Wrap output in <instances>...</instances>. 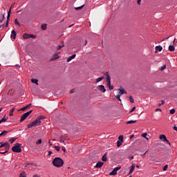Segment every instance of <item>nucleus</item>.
Returning <instances> with one entry per match:
<instances>
[{"instance_id": "obj_6", "label": "nucleus", "mask_w": 177, "mask_h": 177, "mask_svg": "<svg viewBox=\"0 0 177 177\" xmlns=\"http://www.w3.org/2000/svg\"><path fill=\"white\" fill-rule=\"evenodd\" d=\"M2 147H5L6 150H7V151H9V149H10V145L8 144V142H4L0 145V149H2Z\"/></svg>"}, {"instance_id": "obj_25", "label": "nucleus", "mask_w": 177, "mask_h": 177, "mask_svg": "<svg viewBox=\"0 0 177 177\" xmlns=\"http://www.w3.org/2000/svg\"><path fill=\"white\" fill-rule=\"evenodd\" d=\"M135 122H138V120H130L126 122V124H135Z\"/></svg>"}, {"instance_id": "obj_58", "label": "nucleus", "mask_w": 177, "mask_h": 177, "mask_svg": "<svg viewBox=\"0 0 177 177\" xmlns=\"http://www.w3.org/2000/svg\"><path fill=\"white\" fill-rule=\"evenodd\" d=\"M129 160H133V156L129 157Z\"/></svg>"}, {"instance_id": "obj_33", "label": "nucleus", "mask_w": 177, "mask_h": 177, "mask_svg": "<svg viewBox=\"0 0 177 177\" xmlns=\"http://www.w3.org/2000/svg\"><path fill=\"white\" fill-rule=\"evenodd\" d=\"M46 24L41 25V30H43V31H45V30H46Z\"/></svg>"}, {"instance_id": "obj_45", "label": "nucleus", "mask_w": 177, "mask_h": 177, "mask_svg": "<svg viewBox=\"0 0 177 177\" xmlns=\"http://www.w3.org/2000/svg\"><path fill=\"white\" fill-rule=\"evenodd\" d=\"M136 110V106H133L132 109L129 111V113H133V111H135Z\"/></svg>"}, {"instance_id": "obj_2", "label": "nucleus", "mask_w": 177, "mask_h": 177, "mask_svg": "<svg viewBox=\"0 0 177 177\" xmlns=\"http://www.w3.org/2000/svg\"><path fill=\"white\" fill-rule=\"evenodd\" d=\"M105 76L106 77L107 86L109 91H113V89H114V86L111 85V77H110L109 72L105 73Z\"/></svg>"}, {"instance_id": "obj_52", "label": "nucleus", "mask_w": 177, "mask_h": 177, "mask_svg": "<svg viewBox=\"0 0 177 177\" xmlns=\"http://www.w3.org/2000/svg\"><path fill=\"white\" fill-rule=\"evenodd\" d=\"M62 151H64V153H66V147H62Z\"/></svg>"}, {"instance_id": "obj_57", "label": "nucleus", "mask_w": 177, "mask_h": 177, "mask_svg": "<svg viewBox=\"0 0 177 177\" xmlns=\"http://www.w3.org/2000/svg\"><path fill=\"white\" fill-rule=\"evenodd\" d=\"M156 111H161V109L158 108V109H156Z\"/></svg>"}, {"instance_id": "obj_44", "label": "nucleus", "mask_w": 177, "mask_h": 177, "mask_svg": "<svg viewBox=\"0 0 177 177\" xmlns=\"http://www.w3.org/2000/svg\"><path fill=\"white\" fill-rule=\"evenodd\" d=\"M121 168V167H115L113 169H115V171L116 172H118V171H120V169Z\"/></svg>"}, {"instance_id": "obj_26", "label": "nucleus", "mask_w": 177, "mask_h": 177, "mask_svg": "<svg viewBox=\"0 0 177 177\" xmlns=\"http://www.w3.org/2000/svg\"><path fill=\"white\" fill-rule=\"evenodd\" d=\"M7 133H8V131H3L0 133V136H5Z\"/></svg>"}, {"instance_id": "obj_62", "label": "nucleus", "mask_w": 177, "mask_h": 177, "mask_svg": "<svg viewBox=\"0 0 177 177\" xmlns=\"http://www.w3.org/2000/svg\"><path fill=\"white\" fill-rule=\"evenodd\" d=\"M3 109V107L0 108V113L2 111Z\"/></svg>"}, {"instance_id": "obj_24", "label": "nucleus", "mask_w": 177, "mask_h": 177, "mask_svg": "<svg viewBox=\"0 0 177 177\" xmlns=\"http://www.w3.org/2000/svg\"><path fill=\"white\" fill-rule=\"evenodd\" d=\"M165 68H167V65H166V64H164V65H162V66L159 68V70H160V71H162L165 70Z\"/></svg>"}, {"instance_id": "obj_21", "label": "nucleus", "mask_w": 177, "mask_h": 177, "mask_svg": "<svg viewBox=\"0 0 177 177\" xmlns=\"http://www.w3.org/2000/svg\"><path fill=\"white\" fill-rule=\"evenodd\" d=\"M104 80V77H98L96 79L95 84H97V82H100V81H103Z\"/></svg>"}, {"instance_id": "obj_59", "label": "nucleus", "mask_w": 177, "mask_h": 177, "mask_svg": "<svg viewBox=\"0 0 177 177\" xmlns=\"http://www.w3.org/2000/svg\"><path fill=\"white\" fill-rule=\"evenodd\" d=\"M174 131H177V127H176V126H174Z\"/></svg>"}, {"instance_id": "obj_43", "label": "nucleus", "mask_w": 177, "mask_h": 177, "mask_svg": "<svg viewBox=\"0 0 177 177\" xmlns=\"http://www.w3.org/2000/svg\"><path fill=\"white\" fill-rule=\"evenodd\" d=\"M64 46V45H63V46H58L57 47V50H60V49H62Z\"/></svg>"}, {"instance_id": "obj_55", "label": "nucleus", "mask_w": 177, "mask_h": 177, "mask_svg": "<svg viewBox=\"0 0 177 177\" xmlns=\"http://www.w3.org/2000/svg\"><path fill=\"white\" fill-rule=\"evenodd\" d=\"M8 150H6L5 152H0V154H6V153H8Z\"/></svg>"}, {"instance_id": "obj_47", "label": "nucleus", "mask_w": 177, "mask_h": 177, "mask_svg": "<svg viewBox=\"0 0 177 177\" xmlns=\"http://www.w3.org/2000/svg\"><path fill=\"white\" fill-rule=\"evenodd\" d=\"M29 38H37V36H35L34 35H30L29 34Z\"/></svg>"}, {"instance_id": "obj_3", "label": "nucleus", "mask_w": 177, "mask_h": 177, "mask_svg": "<svg viewBox=\"0 0 177 177\" xmlns=\"http://www.w3.org/2000/svg\"><path fill=\"white\" fill-rule=\"evenodd\" d=\"M21 145L19 143H16L15 145L12 148L14 153H21Z\"/></svg>"}, {"instance_id": "obj_51", "label": "nucleus", "mask_w": 177, "mask_h": 177, "mask_svg": "<svg viewBox=\"0 0 177 177\" xmlns=\"http://www.w3.org/2000/svg\"><path fill=\"white\" fill-rule=\"evenodd\" d=\"M42 118H44V116H39L37 120H38V121H41Z\"/></svg>"}, {"instance_id": "obj_64", "label": "nucleus", "mask_w": 177, "mask_h": 177, "mask_svg": "<svg viewBox=\"0 0 177 177\" xmlns=\"http://www.w3.org/2000/svg\"><path fill=\"white\" fill-rule=\"evenodd\" d=\"M71 93H74V90H71Z\"/></svg>"}, {"instance_id": "obj_20", "label": "nucleus", "mask_w": 177, "mask_h": 177, "mask_svg": "<svg viewBox=\"0 0 177 177\" xmlns=\"http://www.w3.org/2000/svg\"><path fill=\"white\" fill-rule=\"evenodd\" d=\"M102 160L104 161V162L107 161V153H104V156H102Z\"/></svg>"}, {"instance_id": "obj_4", "label": "nucleus", "mask_w": 177, "mask_h": 177, "mask_svg": "<svg viewBox=\"0 0 177 177\" xmlns=\"http://www.w3.org/2000/svg\"><path fill=\"white\" fill-rule=\"evenodd\" d=\"M41 124V121L36 119L35 121L32 122L31 123L27 124V128H32V127H38Z\"/></svg>"}, {"instance_id": "obj_27", "label": "nucleus", "mask_w": 177, "mask_h": 177, "mask_svg": "<svg viewBox=\"0 0 177 177\" xmlns=\"http://www.w3.org/2000/svg\"><path fill=\"white\" fill-rule=\"evenodd\" d=\"M59 142L61 143H64V136H62L59 137Z\"/></svg>"}, {"instance_id": "obj_15", "label": "nucleus", "mask_w": 177, "mask_h": 177, "mask_svg": "<svg viewBox=\"0 0 177 177\" xmlns=\"http://www.w3.org/2000/svg\"><path fill=\"white\" fill-rule=\"evenodd\" d=\"M133 171H135V164H133L131 167L130 171H129V174L133 173Z\"/></svg>"}, {"instance_id": "obj_13", "label": "nucleus", "mask_w": 177, "mask_h": 177, "mask_svg": "<svg viewBox=\"0 0 177 177\" xmlns=\"http://www.w3.org/2000/svg\"><path fill=\"white\" fill-rule=\"evenodd\" d=\"M98 89L99 91H100L101 92H103L104 93V92H106V88H104V86L103 85L98 86Z\"/></svg>"}, {"instance_id": "obj_12", "label": "nucleus", "mask_w": 177, "mask_h": 177, "mask_svg": "<svg viewBox=\"0 0 177 177\" xmlns=\"http://www.w3.org/2000/svg\"><path fill=\"white\" fill-rule=\"evenodd\" d=\"M57 59H59V53H55L54 54V57L50 60L51 62H53L55 60H57Z\"/></svg>"}, {"instance_id": "obj_39", "label": "nucleus", "mask_w": 177, "mask_h": 177, "mask_svg": "<svg viewBox=\"0 0 177 177\" xmlns=\"http://www.w3.org/2000/svg\"><path fill=\"white\" fill-rule=\"evenodd\" d=\"M120 97H121V95H119V94L115 96V98L118 99V100H120V102H121Z\"/></svg>"}, {"instance_id": "obj_18", "label": "nucleus", "mask_w": 177, "mask_h": 177, "mask_svg": "<svg viewBox=\"0 0 177 177\" xmlns=\"http://www.w3.org/2000/svg\"><path fill=\"white\" fill-rule=\"evenodd\" d=\"M169 50L170 52H175V46L172 45L169 46Z\"/></svg>"}, {"instance_id": "obj_32", "label": "nucleus", "mask_w": 177, "mask_h": 177, "mask_svg": "<svg viewBox=\"0 0 177 177\" xmlns=\"http://www.w3.org/2000/svg\"><path fill=\"white\" fill-rule=\"evenodd\" d=\"M142 138H145V139H147V140H149V138H147V133H144L142 134Z\"/></svg>"}, {"instance_id": "obj_10", "label": "nucleus", "mask_w": 177, "mask_h": 177, "mask_svg": "<svg viewBox=\"0 0 177 177\" xmlns=\"http://www.w3.org/2000/svg\"><path fill=\"white\" fill-rule=\"evenodd\" d=\"M155 53H157L158 52H161V50H162V46H157L155 47Z\"/></svg>"}, {"instance_id": "obj_63", "label": "nucleus", "mask_w": 177, "mask_h": 177, "mask_svg": "<svg viewBox=\"0 0 177 177\" xmlns=\"http://www.w3.org/2000/svg\"><path fill=\"white\" fill-rule=\"evenodd\" d=\"M86 44H88V41L87 40L85 41V44L84 45L86 46Z\"/></svg>"}, {"instance_id": "obj_41", "label": "nucleus", "mask_w": 177, "mask_h": 177, "mask_svg": "<svg viewBox=\"0 0 177 177\" xmlns=\"http://www.w3.org/2000/svg\"><path fill=\"white\" fill-rule=\"evenodd\" d=\"M41 143H42V140L39 139L36 142V145H41Z\"/></svg>"}, {"instance_id": "obj_49", "label": "nucleus", "mask_w": 177, "mask_h": 177, "mask_svg": "<svg viewBox=\"0 0 177 177\" xmlns=\"http://www.w3.org/2000/svg\"><path fill=\"white\" fill-rule=\"evenodd\" d=\"M165 104V101L162 100V101H161V103L159 104L158 106H162V104Z\"/></svg>"}, {"instance_id": "obj_46", "label": "nucleus", "mask_w": 177, "mask_h": 177, "mask_svg": "<svg viewBox=\"0 0 177 177\" xmlns=\"http://www.w3.org/2000/svg\"><path fill=\"white\" fill-rule=\"evenodd\" d=\"M15 140H16V138H11V139L9 140V142L10 143H13V142H15Z\"/></svg>"}, {"instance_id": "obj_9", "label": "nucleus", "mask_w": 177, "mask_h": 177, "mask_svg": "<svg viewBox=\"0 0 177 177\" xmlns=\"http://www.w3.org/2000/svg\"><path fill=\"white\" fill-rule=\"evenodd\" d=\"M16 35H17V33H16V30H12L10 37L12 38V39H16Z\"/></svg>"}, {"instance_id": "obj_40", "label": "nucleus", "mask_w": 177, "mask_h": 177, "mask_svg": "<svg viewBox=\"0 0 177 177\" xmlns=\"http://www.w3.org/2000/svg\"><path fill=\"white\" fill-rule=\"evenodd\" d=\"M54 149H55V150H57V151H60V147L54 146Z\"/></svg>"}, {"instance_id": "obj_14", "label": "nucleus", "mask_w": 177, "mask_h": 177, "mask_svg": "<svg viewBox=\"0 0 177 177\" xmlns=\"http://www.w3.org/2000/svg\"><path fill=\"white\" fill-rule=\"evenodd\" d=\"M73 59H75V54L71 55V57H69L67 59V60H66L67 63H69V62H71L73 60Z\"/></svg>"}, {"instance_id": "obj_7", "label": "nucleus", "mask_w": 177, "mask_h": 177, "mask_svg": "<svg viewBox=\"0 0 177 177\" xmlns=\"http://www.w3.org/2000/svg\"><path fill=\"white\" fill-rule=\"evenodd\" d=\"M159 139H160V140H162V142H167V143H168L169 146H171V142H169V140L167 139V136H165V135L164 134L160 135L159 137Z\"/></svg>"}, {"instance_id": "obj_22", "label": "nucleus", "mask_w": 177, "mask_h": 177, "mask_svg": "<svg viewBox=\"0 0 177 177\" xmlns=\"http://www.w3.org/2000/svg\"><path fill=\"white\" fill-rule=\"evenodd\" d=\"M5 19V15H0V23H3V19Z\"/></svg>"}, {"instance_id": "obj_60", "label": "nucleus", "mask_w": 177, "mask_h": 177, "mask_svg": "<svg viewBox=\"0 0 177 177\" xmlns=\"http://www.w3.org/2000/svg\"><path fill=\"white\" fill-rule=\"evenodd\" d=\"M33 177H40V176L36 174V175H34Z\"/></svg>"}, {"instance_id": "obj_53", "label": "nucleus", "mask_w": 177, "mask_h": 177, "mask_svg": "<svg viewBox=\"0 0 177 177\" xmlns=\"http://www.w3.org/2000/svg\"><path fill=\"white\" fill-rule=\"evenodd\" d=\"M141 2H142V0H137L138 5H140Z\"/></svg>"}, {"instance_id": "obj_35", "label": "nucleus", "mask_w": 177, "mask_h": 177, "mask_svg": "<svg viewBox=\"0 0 177 177\" xmlns=\"http://www.w3.org/2000/svg\"><path fill=\"white\" fill-rule=\"evenodd\" d=\"M19 177H27V175H26V172H22L20 174Z\"/></svg>"}, {"instance_id": "obj_30", "label": "nucleus", "mask_w": 177, "mask_h": 177, "mask_svg": "<svg viewBox=\"0 0 177 177\" xmlns=\"http://www.w3.org/2000/svg\"><path fill=\"white\" fill-rule=\"evenodd\" d=\"M31 82H32L33 84H36L37 85H38V80H37V79H32V80H31Z\"/></svg>"}, {"instance_id": "obj_1", "label": "nucleus", "mask_w": 177, "mask_h": 177, "mask_svg": "<svg viewBox=\"0 0 177 177\" xmlns=\"http://www.w3.org/2000/svg\"><path fill=\"white\" fill-rule=\"evenodd\" d=\"M64 164V162L63 161V159L59 157H57L53 160V165H54V167H56L57 168H60L61 167H63Z\"/></svg>"}, {"instance_id": "obj_61", "label": "nucleus", "mask_w": 177, "mask_h": 177, "mask_svg": "<svg viewBox=\"0 0 177 177\" xmlns=\"http://www.w3.org/2000/svg\"><path fill=\"white\" fill-rule=\"evenodd\" d=\"M48 143L50 144V146H52V142H50V140L48 141Z\"/></svg>"}, {"instance_id": "obj_31", "label": "nucleus", "mask_w": 177, "mask_h": 177, "mask_svg": "<svg viewBox=\"0 0 177 177\" xmlns=\"http://www.w3.org/2000/svg\"><path fill=\"white\" fill-rule=\"evenodd\" d=\"M118 139H119V141H120V142H124V136L120 135V136L118 137Z\"/></svg>"}, {"instance_id": "obj_38", "label": "nucleus", "mask_w": 177, "mask_h": 177, "mask_svg": "<svg viewBox=\"0 0 177 177\" xmlns=\"http://www.w3.org/2000/svg\"><path fill=\"white\" fill-rule=\"evenodd\" d=\"M15 24H16V26H20V23H19V21L17 20V19H15Z\"/></svg>"}, {"instance_id": "obj_8", "label": "nucleus", "mask_w": 177, "mask_h": 177, "mask_svg": "<svg viewBox=\"0 0 177 177\" xmlns=\"http://www.w3.org/2000/svg\"><path fill=\"white\" fill-rule=\"evenodd\" d=\"M118 91H119L118 95H120V96H122V95H124V93H127V91H125V90L122 87L118 89Z\"/></svg>"}, {"instance_id": "obj_29", "label": "nucleus", "mask_w": 177, "mask_h": 177, "mask_svg": "<svg viewBox=\"0 0 177 177\" xmlns=\"http://www.w3.org/2000/svg\"><path fill=\"white\" fill-rule=\"evenodd\" d=\"M6 115H5L3 118H2L1 120H0V121L1 122H5L8 121V118H6Z\"/></svg>"}, {"instance_id": "obj_42", "label": "nucleus", "mask_w": 177, "mask_h": 177, "mask_svg": "<svg viewBox=\"0 0 177 177\" xmlns=\"http://www.w3.org/2000/svg\"><path fill=\"white\" fill-rule=\"evenodd\" d=\"M170 114H175V109H172L169 111Z\"/></svg>"}, {"instance_id": "obj_56", "label": "nucleus", "mask_w": 177, "mask_h": 177, "mask_svg": "<svg viewBox=\"0 0 177 177\" xmlns=\"http://www.w3.org/2000/svg\"><path fill=\"white\" fill-rule=\"evenodd\" d=\"M48 156H52V151H48Z\"/></svg>"}, {"instance_id": "obj_48", "label": "nucleus", "mask_w": 177, "mask_h": 177, "mask_svg": "<svg viewBox=\"0 0 177 177\" xmlns=\"http://www.w3.org/2000/svg\"><path fill=\"white\" fill-rule=\"evenodd\" d=\"M167 169H168V165H165L163 167V171H167Z\"/></svg>"}, {"instance_id": "obj_5", "label": "nucleus", "mask_w": 177, "mask_h": 177, "mask_svg": "<svg viewBox=\"0 0 177 177\" xmlns=\"http://www.w3.org/2000/svg\"><path fill=\"white\" fill-rule=\"evenodd\" d=\"M31 113H32V110H30L25 113H24L20 119V122H23V121H24V120H26V118H27V117H28V115H30V114H31Z\"/></svg>"}, {"instance_id": "obj_36", "label": "nucleus", "mask_w": 177, "mask_h": 177, "mask_svg": "<svg viewBox=\"0 0 177 177\" xmlns=\"http://www.w3.org/2000/svg\"><path fill=\"white\" fill-rule=\"evenodd\" d=\"M82 8H84V5L79 6V7H76V8H75V9L76 10H81V9H82Z\"/></svg>"}, {"instance_id": "obj_28", "label": "nucleus", "mask_w": 177, "mask_h": 177, "mask_svg": "<svg viewBox=\"0 0 177 177\" xmlns=\"http://www.w3.org/2000/svg\"><path fill=\"white\" fill-rule=\"evenodd\" d=\"M15 109L12 108L10 111V113H9V116L12 117V115H13V112L15 111Z\"/></svg>"}, {"instance_id": "obj_23", "label": "nucleus", "mask_w": 177, "mask_h": 177, "mask_svg": "<svg viewBox=\"0 0 177 177\" xmlns=\"http://www.w3.org/2000/svg\"><path fill=\"white\" fill-rule=\"evenodd\" d=\"M117 174V171H115V169L109 174L111 176H115Z\"/></svg>"}, {"instance_id": "obj_11", "label": "nucleus", "mask_w": 177, "mask_h": 177, "mask_svg": "<svg viewBox=\"0 0 177 177\" xmlns=\"http://www.w3.org/2000/svg\"><path fill=\"white\" fill-rule=\"evenodd\" d=\"M104 162H101V161H99L96 165H95V168H102L104 165Z\"/></svg>"}, {"instance_id": "obj_16", "label": "nucleus", "mask_w": 177, "mask_h": 177, "mask_svg": "<svg viewBox=\"0 0 177 177\" xmlns=\"http://www.w3.org/2000/svg\"><path fill=\"white\" fill-rule=\"evenodd\" d=\"M10 13H12V7H10V10L8 12V15H7L8 20H10Z\"/></svg>"}, {"instance_id": "obj_50", "label": "nucleus", "mask_w": 177, "mask_h": 177, "mask_svg": "<svg viewBox=\"0 0 177 177\" xmlns=\"http://www.w3.org/2000/svg\"><path fill=\"white\" fill-rule=\"evenodd\" d=\"M9 21L10 20H8V19H7V21H6V27H8L9 26Z\"/></svg>"}, {"instance_id": "obj_17", "label": "nucleus", "mask_w": 177, "mask_h": 177, "mask_svg": "<svg viewBox=\"0 0 177 177\" xmlns=\"http://www.w3.org/2000/svg\"><path fill=\"white\" fill-rule=\"evenodd\" d=\"M30 106H31V104L24 106L22 109H19V111H24L25 110H27V109H28L30 107Z\"/></svg>"}, {"instance_id": "obj_54", "label": "nucleus", "mask_w": 177, "mask_h": 177, "mask_svg": "<svg viewBox=\"0 0 177 177\" xmlns=\"http://www.w3.org/2000/svg\"><path fill=\"white\" fill-rule=\"evenodd\" d=\"M133 138H135V135L132 134L130 136V139H133Z\"/></svg>"}, {"instance_id": "obj_19", "label": "nucleus", "mask_w": 177, "mask_h": 177, "mask_svg": "<svg viewBox=\"0 0 177 177\" xmlns=\"http://www.w3.org/2000/svg\"><path fill=\"white\" fill-rule=\"evenodd\" d=\"M23 38L24 39H28V38H30V34L24 33L23 35Z\"/></svg>"}, {"instance_id": "obj_37", "label": "nucleus", "mask_w": 177, "mask_h": 177, "mask_svg": "<svg viewBox=\"0 0 177 177\" xmlns=\"http://www.w3.org/2000/svg\"><path fill=\"white\" fill-rule=\"evenodd\" d=\"M122 145V142L118 140L117 141V146L118 147H120Z\"/></svg>"}, {"instance_id": "obj_34", "label": "nucleus", "mask_w": 177, "mask_h": 177, "mask_svg": "<svg viewBox=\"0 0 177 177\" xmlns=\"http://www.w3.org/2000/svg\"><path fill=\"white\" fill-rule=\"evenodd\" d=\"M129 100L131 102V103H134L135 100H133V97L132 96H130L129 97Z\"/></svg>"}]
</instances>
